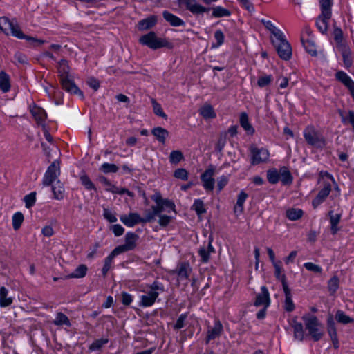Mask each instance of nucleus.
<instances>
[{"label":"nucleus","mask_w":354,"mask_h":354,"mask_svg":"<svg viewBox=\"0 0 354 354\" xmlns=\"http://www.w3.org/2000/svg\"><path fill=\"white\" fill-rule=\"evenodd\" d=\"M180 6L185 7L194 15L202 14L209 10L203 6L198 4L196 0H177Z\"/></svg>","instance_id":"nucleus-9"},{"label":"nucleus","mask_w":354,"mask_h":354,"mask_svg":"<svg viewBox=\"0 0 354 354\" xmlns=\"http://www.w3.org/2000/svg\"><path fill=\"white\" fill-rule=\"evenodd\" d=\"M215 252L214 248L211 244V241L209 242L207 246L202 247L198 250V254L201 258V261L204 263H206L209 259V256L211 253H214Z\"/></svg>","instance_id":"nucleus-23"},{"label":"nucleus","mask_w":354,"mask_h":354,"mask_svg":"<svg viewBox=\"0 0 354 354\" xmlns=\"http://www.w3.org/2000/svg\"><path fill=\"white\" fill-rule=\"evenodd\" d=\"M283 289L286 296L284 308L286 311L291 312L295 309V305L291 298L290 290L289 289L287 283H283Z\"/></svg>","instance_id":"nucleus-21"},{"label":"nucleus","mask_w":354,"mask_h":354,"mask_svg":"<svg viewBox=\"0 0 354 354\" xmlns=\"http://www.w3.org/2000/svg\"><path fill=\"white\" fill-rule=\"evenodd\" d=\"M88 268L86 266L82 264L80 265L73 272L70 274L66 275L64 279H68L71 278H82L87 272Z\"/></svg>","instance_id":"nucleus-27"},{"label":"nucleus","mask_w":354,"mask_h":354,"mask_svg":"<svg viewBox=\"0 0 354 354\" xmlns=\"http://www.w3.org/2000/svg\"><path fill=\"white\" fill-rule=\"evenodd\" d=\"M192 209H194L196 214L200 216L206 212V209L204 207L203 202L201 200H196L193 204Z\"/></svg>","instance_id":"nucleus-49"},{"label":"nucleus","mask_w":354,"mask_h":354,"mask_svg":"<svg viewBox=\"0 0 354 354\" xmlns=\"http://www.w3.org/2000/svg\"><path fill=\"white\" fill-rule=\"evenodd\" d=\"M302 319L304 321L305 327L309 335L315 341L319 340L322 337L324 332L317 318L313 315H306L302 317Z\"/></svg>","instance_id":"nucleus-3"},{"label":"nucleus","mask_w":354,"mask_h":354,"mask_svg":"<svg viewBox=\"0 0 354 354\" xmlns=\"http://www.w3.org/2000/svg\"><path fill=\"white\" fill-rule=\"evenodd\" d=\"M80 181L82 184L85 187V188L88 190L91 189H96L94 184L91 182L90 178L86 175H82L80 176Z\"/></svg>","instance_id":"nucleus-52"},{"label":"nucleus","mask_w":354,"mask_h":354,"mask_svg":"<svg viewBox=\"0 0 354 354\" xmlns=\"http://www.w3.org/2000/svg\"><path fill=\"white\" fill-rule=\"evenodd\" d=\"M304 266L308 271H311L315 273H320L322 270V268L316 264H314L311 262L305 263Z\"/></svg>","instance_id":"nucleus-59"},{"label":"nucleus","mask_w":354,"mask_h":354,"mask_svg":"<svg viewBox=\"0 0 354 354\" xmlns=\"http://www.w3.org/2000/svg\"><path fill=\"white\" fill-rule=\"evenodd\" d=\"M261 22L266 26V28L270 31V32L274 36L275 39H279L283 35V32L275 27L273 24L270 21H266L265 19H262Z\"/></svg>","instance_id":"nucleus-33"},{"label":"nucleus","mask_w":354,"mask_h":354,"mask_svg":"<svg viewBox=\"0 0 354 354\" xmlns=\"http://www.w3.org/2000/svg\"><path fill=\"white\" fill-rule=\"evenodd\" d=\"M52 192L55 199L62 200L64 198V187L59 180H57L56 183L52 185Z\"/></svg>","instance_id":"nucleus-28"},{"label":"nucleus","mask_w":354,"mask_h":354,"mask_svg":"<svg viewBox=\"0 0 354 354\" xmlns=\"http://www.w3.org/2000/svg\"><path fill=\"white\" fill-rule=\"evenodd\" d=\"M214 169H207L202 175L201 180L203 183V187L207 191H212L214 187L215 180L214 178Z\"/></svg>","instance_id":"nucleus-13"},{"label":"nucleus","mask_w":354,"mask_h":354,"mask_svg":"<svg viewBox=\"0 0 354 354\" xmlns=\"http://www.w3.org/2000/svg\"><path fill=\"white\" fill-rule=\"evenodd\" d=\"M24 221V215L21 212H17L12 216V226L15 230L20 228Z\"/></svg>","instance_id":"nucleus-46"},{"label":"nucleus","mask_w":354,"mask_h":354,"mask_svg":"<svg viewBox=\"0 0 354 354\" xmlns=\"http://www.w3.org/2000/svg\"><path fill=\"white\" fill-rule=\"evenodd\" d=\"M322 8V11H324V15L328 17L329 12H331L330 8L332 6V0H319Z\"/></svg>","instance_id":"nucleus-50"},{"label":"nucleus","mask_w":354,"mask_h":354,"mask_svg":"<svg viewBox=\"0 0 354 354\" xmlns=\"http://www.w3.org/2000/svg\"><path fill=\"white\" fill-rule=\"evenodd\" d=\"M200 113L205 119L214 118L216 113L210 105H206L200 109Z\"/></svg>","instance_id":"nucleus-41"},{"label":"nucleus","mask_w":354,"mask_h":354,"mask_svg":"<svg viewBox=\"0 0 354 354\" xmlns=\"http://www.w3.org/2000/svg\"><path fill=\"white\" fill-rule=\"evenodd\" d=\"M226 140H227V133H225L223 135H221L218 140L216 145V149L218 151H221L224 148L225 144H226Z\"/></svg>","instance_id":"nucleus-62"},{"label":"nucleus","mask_w":354,"mask_h":354,"mask_svg":"<svg viewBox=\"0 0 354 354\" xmlns=\"http://www.w3.org/2000/svg\"><path fill=\"white\" fill-rule=\"evenodd\" d=\"M158 290L163 291V287L158 282L154 281L150 286V290L146 295L141 296L140 306H151L159 295Z\"/></svg>","instance_id":"nucleus-5"},{"label":"nucleus","mask_w":354,"mask_h":354,"mask_svg":"<svg viewBox=\"0 0 354 354\" xmlns=\"http://www.w3.org/2000/svg\"><path fill=\"white\" fill-rule=\"evenodd\" d=\"M162 15H163L164 19L170 23V24L171 26H183L185 24V22L181 19H180L177 16L170 13L168 11H164Z\"/></svg>","instance_id":"nucleus-25"},{"label":"nucleus","mask_w":354,"mask_h":354,"mask_svg":"<svg viewBox=\"0 0 354 354\" xmlns=\"http://www.w3.org/2000/svg\"><path fill=\"white\" fill-rule=\"evenodd\" d=\"M336 77L345 86L354 92V82L347 75L346 73L342 71H339L337 73Z\"/></svg>","instance_id":"nucleus-29"},{"label":"nucleus","mask_w":354,"mask_h":354,"mask_svg":"<svg viewBox=\"0 0 354 354\" xmlns=\"http://www.w3.org/2000/svg\"><path fill=\"white\" fill-rule=\"evenodd\" d=\"M151 133L157 140L162 143L165 142V140L169 136V132L164 128L160 127L154 128L151 131Z\"/></svg>","instance_id":"nucleus-32"},{"label":"nucleus","mask_w":354,"mask_h":354,"mask_svg":"<svg viewBox=\"0 0 354 354\" xmlns=\"http://www.w3.org/2000/svg\"><path fill=\"white\" fill-rule=\"evenodd\" d=\"M158 216L159 217L158 223L162 227L167 226L172 219L171 216L163 215L162 213Z\"/></svg>","instance_id":"nucleus-61"},{"label":"nucleus","mask_w":354,"mask_h":354,"mask_svg":"<svg viewBox=\"0 0 354 354\" xmlns=\"http://www.w3.org/2000/svg\"><path fill=\"white\" fill-rule=\"evenodd\" d=\"M291 326L294 330L295 337L299 340H302L304 335L302 324L297 322L295 319H293L292 321Z\"/></svg>","instance_id":"nucleus-34"},{"label":"nucleus","mask_w":354,"mask_h":354,"mask_svg":"<svg viewBox=\"0 0 354 354\" xmlns=\"http://www.w3.org/2000/svg\"><path fill=\"white\" fill-rule=\"evenodd\" d=\"M338 112L343 123L349 122L354 127V111H349L347 115H345L344 111L342 110H339Z\"/></svg>","instance_id":"nucleus-44"},{"label":"nucleus","mask_w":354,"mask_h":354,"mask_svg":"<svg viewBox=\"0 0 354 354\" xmlns=\"http://www.w3.org/2000/svg\"><path fill=\"white\" fill-rule=\"evenodd\" d=\"M279 173V179L283 184H288L292 182V177L289 170L286 167H283L280 169L278 171Z\"/></svg>","instance_id":"nucleus-38"},{"label":"nucleus","mask_w":354,"mask_h":354,"mask_svg":"<svg viewBox=\"0 0 354 354\" xmlns=\"http://www.w3.org/2000/svg\"><path fill=\"white\" fill-rule=\"evenodd\" d=\"M55 325H67L70 324L68 318L62 313H58L54 320Z\"/></svg>","instance_id":"nucleus-48"},{"label":"nucleus","mask_w":354,"mask_h":354,"mask_svg":"<svg viewBox=\"0 0 354 354\" xmlns=\"http://www.w3.org/2000/svg\"><path fill=\"white\" fill-rule=\"evenodd\" d=\"M139 41L142 45H145L149 48L156 50L162 47L171 49L174 45L165 38L158 37L154 32H150L139 39Z\"/></svg>","instance_id":"nucleus-2"},{"label":"nucleus","mask_w":354,"mask_h":354,"mask_svg":"<svg viewBox=\"0 0 354 354\" xmlns=\"http://www.w3.org/2000/svg\"><path fill=\"white\" fill-rule=\"evenodd\" d=\"M156 24V17L151 16L139 21L138 27L140 30H145L152 28Z\"/></svg>","instance_id":"nucleus-30"},{"label":"nucleus","mask_w":354,"mask_h":354,"mask_svg":"<svg viewBox=\"0 0 354 354\" xmlns=\"http://www.w3.org/2000/svg\"><path fill=\"white\" fill-rule=\"evenodd\" d=\"M0 89L7 93L10 89V77L4 71L0 72Z\"/></svg>","instance_id":"nucleus-31"},{"label":"nucleus","mask_w":354,"mask_h":354,"mask_svg":"<svg viewBox=\"0 0 354 354\" xmlns=\"http://www.w3.org/2000/svg\"><path fill=\"white\" fill-rule=\"evenodd\" d=\"M336 320L343 324L353 323L354 319L346 315L343 311L337 310L335 315Z\"/></svg>","instance_id":"nucleus-43"},{"label":"nucleus","mask_w":354,"mask_h":354,"mask_svg":"<svg viewBox=\"0 0 354 354\" xmlns=\"http://www.w3.org/2000/svg\"><path fill=\"white\" fill-rule=\"evenodd\" d=\"M304 212L300 209L291 208L286 211V216L291 221H296L303 216Z\"/></svg>","instance_id":"nucleus-40"},{"label":"nucleus","mask_w":354,"mask_h":354,"mask_svg":"<svg viewBox=\"0 0 354 354\" xmlns=\"http://www.w3.org/2000/svg\"><path fill=\"white\" fill-rule=\"evenodd\" d=\"M24 201L26 203V207L27 208L31 207L36 201V193L31 192L30 194L24 196Z\"/></svg>","instance_id":"nucleus-53"},{"label":"nucleus","mask_w":354,"mask_h":354,"mask_svg":"<svg viewBox=\"0 0 354 354\" xmlns=\"http://www.w3.org/2000/svg\"><path fill=\"white\" fill-rule=\"evenodd\" d=\"M339 280L337 277H333L328 282V288L331 295H333L339 288Z\"/></svg>","instance_id":"nucleus-47"},{"label":"nucleus","mask_w":354,"mask_h":354,"mask_svg":"<svg viewBox=\"0 0 354 354\" xmlns=\"http://www.w3.org/2000/svg\"><path fill=\"white\" fill-rule=\"evenodd\" d=\"M267 178L268 181L270 183L275 184L278 181H279V173L278 171L274 169V170H270L268 171Z\"/></svg>","instance_id":"nucleus-56"},{"label":"nucleus","mask_w":354,"mask_h":354,"mask_svg":"<svg viewBox=\"0 0 354 354\" xmlns=\"http://www.w3.org/2000/svg\"><path fill=\"white\" fill-rule=\"evenodd\" d=\"M327 329L329 336L331 338L335 348H339V342L337 335V331L335 326V322L332 315H330L327 319Z\"/></svg>","instance_id":"nucleus-16"},{"label":"nucleus","mask_w":354,"mask_h":354,"mask_svg":"<svg viewBox=\"0 0 354 354\" xmlns=\"http://www.w3.org/2000/svg\"><path fill=\"white\" fill-rule=\"evenodd\" d=\"M101 170L106 174L108 173H115L118 171V167L114 164L104 163L101 166Z\"/></svg>","instance_id":"nucleus-54"},{"label":"nucleus","mask_w":354,"mask_h":354,"mask_svg":"<svg viewBox=\"0 0 354 354\" xmlns=\"http://www.w3.org/2000/svg\"><path fill=\"white\" fill-rule=\"evenodd\" d=\"M192 272V268L189 263L183 262L180 263L174 272L177 273L180 279H188Z\"/></svg>","instance_id":"nucleus-19"},{"label":"nucleus","mask_w":354,"mask_h":354,"mask_svg":"<svg viewBox=\"0 0 354 354\" xmlns=\"http://www.w3.org/2000/svg\"><path fill=\"white\" fill-rule=\"evenodd\" d=\"M184 156L183 153L179 150L172 151L169 155V162L171 164L176 165L180 162Z\"/></svg>","instance_id":"nucleus-45"},{"label":"nucleus","mask_w":354,"mask_h":354,"mask_svg":"<svg viewBox=\"0 0 354 354\" xmlns=\"http://www.w3.org/2000/svg\"><path fill=\"white\" fill-rule=\"evenodd\" d=\"M59 165V162L55 160L48 167L42 180V183L44 186H49L57 180L60 174Z\"/></svg>","instance_id":"nucleus-8"},{"label":"nucleus","mask_w":354,"mask_h":354,"mask_svg":"<svg viewBox=\"0 0 354 354\" xmlns=\"http://www.w3.org/2000/svg\"><path fill=\"white\" fill-rule=\"evenodd\" d=\"M212 15L216 17H221L225 16H229L230 15V12L223 8L221 6H217L213 8V13Z\"/></svg>","instance_id":"nucleus-51"},{"label":"nucleus","mask_w":354,"mask_h":354,"mask_svg":"<svg viewBox=\"0 0 354 354\" xmlns=\"http://www.w3.org/2000/svg\"><path fill=\"white\" fill-rule=\"evenodd\" d=\"M108 342L107 339H100L93 342L89 346V349L91 351H97L100 349L103 345Z\"/></svg>","instance_id":"nucleus-55"},{"label":"nucleus","mask_w":354,"mask_h":354,"mask_svg":"<svg viewBox=\"0 0 354 354\" xmlns=\"http://www.w3.org/2000/svg\"><path fill=\"white\" fill-rule=\"evenodd\" d=\"M111 230L116 236H119L124 233V228L119 224H115L111 226Z\"/></svg>","instance_id":"nucleus-64"},{"label":"nucleus","mask_w":354,"mask_h":354,"mask_svg":"<svg viewBox=\"0 0 354 354\" xmlns=\"http://www.w3.org/2000/svg\"><path fill=\"white\" fill-rule=\"evenodd\" d=\"M8 291L5 287L0 288V306L6 307L12 303V299L8 297Z\"/></svg>","instance_id":"nucleus-35"},{"label":"nucleus","mask_w":354,"mask_h":354,"mask_svg":"<svg viewBox=\"0 0 354 354\" xmlns=\"http://www.w3.org/2000/svg\"><path fill=\"white\" fill-rule=\"evenodd\" d=\"M301 40L304 47L309 54L313 56L317 55L316 46L311 37H306L304 35H301Z\"/></svg>","instance_id":"nucleus-20"},{"label":"nucleus","mask_w":354,"mask_h":354,"mask_svg":"<svg viewBox=\"0 0 354 354\" xmlns=\"http://www.w3.org/2000/svg\"><path fill=\"white\" fill-rule=\"evenodd\" d=\"M247 198H248V194L244 192H241L239 194L236 203L234 205V212L235 213H241L243 212V204Z\"/></svg>","instance_id":"nucleus-37"},{"label":"nucleus","mask_w":354,"mask_h":354,"mask_svg":"<svg viewBox=\"0 0 354 354\" xmlns=\"http://www.w3.org/2000/svg\"><path fill=\"white\" fill-rule=\"evenodd\" d=\"M331 191V185L330 183H326L323 189H322L317 196L313 199L312 205L314 208H317L318 205L322 203Z\"/></svg>","instance_id":"nucleus-15"},{"label":"nucleus","mask_w":354,"mask_h":354,"mask_svg":"<svg viewBox=\"0 0 354 354\" xmlns=\"http://www.w3.org/2000/svg\"><path fill=\"white\" fill-rule=\"evenodd\" d=\"M278 55L284 60H288L292 55V48L290 44L283 36L277 39L272 40Z\"/></svg>","instance_id":"nucleus-6"},{"label":"nucleus","mask_w":354,"mask_h":354,"mask_svg":"<svg viewBox=\"0 0 354 354\" xmlns=\"http://www.w3.org/2000/svg\"><path fill=\"white\" fill-rule=\"evenodd\" d=\"M272 265L274 268L275 277L281 281L282 286H283V283H287V282L286 281V276L283 274V270L281 267V262L279 261V263Z\"/></svg>","instance_id":"nucleus-39"},{"label":"nucleus","mask_w":354,"mask_h":354,"mask_svg":"<svg viewBox=\"0 0 354 354\" xmlns=\"http://www.w3.org/2000/svg\"><path fill=\"white\" fill-rule=\"evenodd\" d=\"M252 164L258 165L265 162L268 160L269 152L267 149L257 147L251 148Z\"/></svg>","instance_id":"nucleus-11"},{"label":"nucleus","mask_w":354,"mask_h":354,"mask_svg":"<svg viewBox=\"0 0 354 354\" xmlns=\"http://www.w3.org/2000/svg\"><path fill=\"white\" fill-rule=\"evenodd\" d=\"M120 221L127 227H133L135 225L141 223V217L138 213H130L129 214H122L120 217Z\"/></svg>","instance_id":"nucleus-18"},{"label":"nucleus","mask_w":354,"mask_h":354,"mask_svg":"<svg viewBox=\"0 0 354 354\" xmlns=\"http://www.w3.org/2000/svg\"><path fill=\"white\" fill-rule=\"evenodd\" d=\"M138 238V236L137 234L132 232H128L125 236V243L116 247L115 249L118 251L119 254L132 250L136 245V242Z\"/></svg>","instance_id":"nucleus-10"},{"label":"nucleus","mask_w":354,"mask_h":354,"mask_svg":"<svg viewBox=\"0 0 354 354\" xmlns=\"http://www.w3.org/2000/svg\"><path fill=\"white\" fill-rule=\"evenodd\" d=\"M103 215L104 218L109 221L110 223H115L117 221V218L114 214H113L110 210L108 209H104V213Z\"/></svg>","instance_id":"nucleus-63"},{"label":"nucleus","mask_w":354,"mask_h":354,"mask_svg":"<svg viewBox=\"0 0 354 354\" xmlns=\"http://www.w3.org/2000/svg\"><path fill=\"white\" fill-rule=\"evenodd\" d=\"M174 176L176 178L186 180L188 178V172L185 169L179 168L175 170Z\"/></svg>","instance_id":"nucleus-57"},{"label":"nucleus","mask_w":354,"mask_h":354,"mask_svg":"<svg viewBox=\"0 0 354 354\" xmlns=\"http://www.w3.org/2000/svg\"><path fill=\"white\" fill-rule=\"evenodd\" d=\"M330 17L331 12H329V15L328 17H326V16L324 15V11H322L321 15H319V17L317 18V26L322 33L325 32L327 30L328 23Z\"/></svg>","instance_id":"nucleus-24"},{"label":"nucleus","mask_w":354,"mask_h":354,"mask_svg":"<svg viewBox=\"0 0 354 354\" xmlns=\"http://www.w3.org/2000/svg\"><path fill=\"white\" fill-rule=\"evenodd\" d=\"M120 254L118 251H117L115 249H114L110 254L104 260V264L102 269V272L104 277H106L107 274L109 270H110L113 260L114 257L117 255Z\"/></svg>","instance_id":"nucleus-26"},{"label":"nucleus","mask_w":354,"mask_h":354,"mask_svg":"<svg viewBox=\"0 0 354 354\" xmlns=\"http://www.w3.org/2000/svg\"><path fill=\"white\" fill-rule=\"evenodd\" d=\"M153 112L158 116L165 118L166 114L163 112L160 104L157 103L154 100H152Z\"/></svg>","instance_id":"nucleus-60"},{"label":"nucleus","mask_w":354,"mask_h":354,"mask_svg":"<svg viewBox=\"0 0 354 354\" xmlns=\"http://www.w3.org/2000/svg\"><path fill=\"white\" fill-rule=\"evenodd\" d=\"M223 331V326L219 320H216L212 328H209L207 332L206 344L212 339L218 337Z\"/></svg>","instance_id":"nucleus-17"},{"label":"nucleus","mask_w":354,"mask_h":354,"mask_svg":"<svg viewBox=\"0 0 354 354\" xmlns=\"http://www.w3.org/2000/svg\"><path fill=\"white\" fill-rule=\"evenodd\" d=\"M240 124L241 126L247 131L252 133L254 129L250 125L248 115L245 113H242L240 116Z\"/></svg>","instance_id":"nucleus-42"},{"label":"nucleus","mask_w":354,"mask_h":354,"mask_svg":"<svg viewBox=\"0 0 354 354\" xmlns=\"http://www.w3.org/2000/svg\"><path fill=\"white\" fill-rule=\"evenodd\" d=\"M0 29L6 35L10 33L13 36L22 39L24 37V34L21 30L17 24H14L6 17H0Z\"/></svg>","instance_id":"nucleus-7"},{"label":"nucleus","mask_w":354,"mask_h":354,"mask_svg":"<svg viewBox=\"0 0 354 354\" xmlns=\"http://www.w3.org/2000/svg\"><path fill=\"white\" fill-rule=\"evenodd\" d=\"M272 80L271 75H263L260 77L257 81V84L260 87H264L270 84Z\"/></svg>","instance_id":"nucleus-58"},{"label":"nucleus","mask_w":354,"mask_h":354,"mask_svg":"<svg viewBox=\"0 0 354 354\" xmlns=\"http://www.w3.org/2000/svg\"><path fill=\"white\" fill-rule=\"evenodd\" d=\"M58 73L60 79L68 77L69 66L66 59H62L59 62Z\"/></svg>","instance_id":"nucleus-36"},{"label":"nucleus","mask_w":354,"mask_h":354,"mask_svg":"<svg viewBox=\"0 0 354 354\" xmlns=\"http://www.w3.org/2000/svg\"><path fill=\"white\" fill-rule=\"evenodd\" d=\"M151 199L156 203L151 206V209H145L144 217H141V223H151L155 220L156 216L164 211L170 212V210L175 212L174 203L168 199H163L160 193H156L151 196Z\"/></svg>","instance_id":"nucleus-1"},{"label":"nucleus","mask_w":354,"mask_h":354,"mask_svg":"<svg viewBox=\"0 0 354 354\" xmlns=\"http://www.w3.org/2000/svg\"><path fill=\"white\" fill-rule=\"evenodd\" d=\"M270 304V299L268 290L266 286H262L261 288V292L258 293L256 296L254 306L268 308Z\"/></svg>","instance_id":"nucleus-12"},{"label":"nucleus","mask_w":354,"mask_h":354,"mask_svg":"<svg viewBox=\"0 0 354 354\" xmlns=\"http://www.w3.org/2000/svg\"><path fill=\"white\" fill-rule=\"evenodd\" d=\"M304 136L307 143L314 147L322 148L325 146L324 137L312 126H308L305 129Z\"/></svg>","instance_id":"nucleus-4"},{"label":"nucleus","mask_w":354,"mask_h":354,"mask_svg":"<svg viewBox=\"0 0 354 354\" xmlns=\"http://www.w3.org/2000/svg\"><path fill=\"white\" fill-rule=\"evenodd\" d=\"M30 109L32 116L38 123H41L45 120L46 113L43 109L33 105L30 106Z\"/></svg>","instance_id":"nucleus-22"},{"label":"nucleus","mask_w":354,"mask_h":354,"mask_svg":"<svg viewBox=\"0 0 354 354\" xmlns=\"http://www.w3.org/2000/svg\"><path fill=\"white\" fill-rule=\"evenodd\" d=\"M60 82L63 89H64L66 91L71 94H75L83 97L82 92L75 84L73 81L70 80L68 77L60 79Z\"/></svg>","instance_id":"nucleus-14"}]
</instances>
